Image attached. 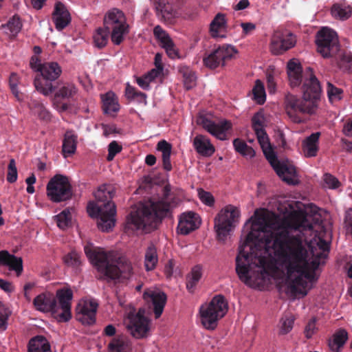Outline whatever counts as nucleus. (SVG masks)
I'll list each match as a JSON object with an SVG mask.
<instances>
[{
    "label": "nucleus",
    "instance_id": "obj_51",
    "mask_svg": "<svg viewBox=\"0 0 352 352\" xmlns=\"http://www.w3.org/2000/svg\"><path fill=\"white\" fill-rule=\"evenodd\" d=\"M199 197L200 200L206 205L212 206L214 205V199L212 194L209 192L205 191L202 189L198 192Z\"/></svg>",
    "mask_w": 352,
    "mask_h": 352
},
{
    "label": "nucleus",
    "instance_id": "obj_19",
    "mask_svg": "<svg viewBox=\"0 0 352 352\" xmlns=\"http://www.w3.org/2000/svg\"><path fill=\"white\" fill-rule=\"evenodd\" d=\"M153 34L155 38L160 43L161 47L165 50L169 58L173 59L180 58L173 40L160 25H157L154 28Z\"/></svg>",
    "mask_w": 352,
    "mask_h": 352
},
{
    "label": "nucleus",
    "instance_id": "obj_49",
    "mask_svg": "<svg viewBox=\"0 0 352 352\" xmlns=\"http://www.w3.org/2000/svg\"><path fill=\"white\" fill-rule=\"evenodd\" d=\"M264 118L260 113H256L252 118V126L255 132L265 130L263 126Z\"/></svg>",
    "mask_w": 352,
    "mask_h": 352
},
{
    "label": "nucleus",
    "instance_id": "obj_2",
    "mask_svg": "<svg viewBox=\"0 0 352 352\" xmlns=\"http://www.w3.org/2000/svg\"><path fill=\"white\" fill-rule=\"evenodd\" d=\"M179 202L177 195L171 191L169 184L162 189V194L158 201H150L133 208L126 218V230H143L146 232L156 228L158 223L176 208Z\"/></svg>",
    "mask_w": 352,
    "mask_h": 352
},
{
    "label": "nucleus",
    "instance_id": "obj_50",
    "mask_svg": "<svg viewBox=\"0 0 352 352\" xmlns=\"http://www.w3.org/2000/svg\"><path fill=\"white\" fill-rule=\"evenodd\" d=\"M122 151V146L116 141H112L108 146V155L107 160L111 161L115 156Z\"/></svg>",
    "mask_w": 352,
    "mask_h": 352
},
{
    "label": "nucleus",
    "instance_id": "obj_4",
    "mask_svg": "<svg viewBox=\"0 0 352 352\" xmlns=\"http://www.w3.org/2000/svg\"><path fill=\"white\" fill-rule=\"evenodd\" d=\"M308 76L303 83L302 97L292 94L285 96V110L291 120L300 124L306 121V115H313L318 109V102L320 98L322 88L319 80L308 68Z\"/></svg>",
    "mask_w": 352,
    "mask_h": 352
},
{
    "label": "nucleus",
    "instance_id": "obj_29",
    "mask_svg": "<svg viewBox=\"0 0 352 352\" xmlns=\"http://www.w3.org/2000/svg\"><path fill=\"white\" fill-rule=\"evenodd\" d=\"M292 226L300 232L305 230H312L313 225L309 221L306 215L302 212H294L291 216Z\"/></svg>",
    "mask_w": 352,
    "mask_h": 352
},
{
    "label": "nucleus",
    "instance_id": "obj_63",
    "mask_svg": "<svg viewBox=\"0 0 352 352\" xmlns=\"http://www.w3.org/2000/svg\"><path fill=\"white\" fill-rule=\"evenodd\" d=\"M170 154H163L162 155L163 168L166 171H170L172 169V164L170 162Z\"/></svg>",
    "mask_w": 352,
    "mask_h": 352
},
{
    "label": "nucleus",
    "instance_id": "obj_20",
    "mask_svg": "<svg viewBox=\"0 0 352 352\" xmlns=\"http://www.w3.org/2000/svg\"><path fill=\"white\" fill-rule=\"evenodd\" d=\"M201 224L199 215L192 211L184 212L181 214L178 226V232L186 235L197 229Z\"/></svg>",
    "mask_w": 352,
    "mask_h": 352
},
{
    "label": "nucleus",
    "instance_id": "obj_42",
    "mask_svg": "<svg viewBox=\"0 0 352 352\" xmlns=\"http://www.w3.org/2000/svg\"><path fill=\"white\" fill-rule=\"evenodd\" d=\"M6 27L10 30L12 36H16L23 27L21 18L17 14H14L8 20L6 24L2 25V28Z\"/></svg>",
    "mask_w": 352,
    "mask_h": 352
},
{
    "label": "nucleus",
    "instance_id": "obj_26",
    "mask_svg": "<svg viewBox=\"0 0 352 352\" xmlns=\"http://www.w3.org/2000/svg\"><path fill=\"white\" fill-rule=\"evenodd\" d=\"M320 136V132L313 133L303 141L302 149L306 157H311L317 155Z\"/></svg>",
    "mask_w": 352,
    "mask_h": 352
},
{
    "label": "nucleus",
    "instance_id": "obj_61",
    "mask_svg": "<svg viewBox=\"0 0 352 352\" xmlns=\"http://www.w3.org/2000/svg\"><path fill=\"white\" fill-rule=\"evenodd\" d=\"M151 80L149 77L144 75V76L139 77L136 79L137 84L143 89L148 90L150 87V82Z\"/></svg>",
    "mask_w": 352,
    "mask_h": 352
},
{
    "label": "nucleus",
    "instance_id": "obj_9",
    "mask_svg": "<svg viewBox=\"0 0 352 352\" xmlns=\"http://www.w3.org/2000/svg\"><path fill=\"white\" fill-rule=\"evenodd\" d=\"M37 71L41 75L34 78L36 89L45 96L54 93L57 88L55 80L62 73L60 65L56 62H47L38 64Z\"/></svg>",
    "mask_w": 352,
    "mask_h": 352
},
{
    "label": "nucleus",
    "instance_id": "obj_5",
    "mask_svg": "<svg viewBox=\"0 0 352 352\" xmlns=\"http://www.w3.org/2000/svg\"><path fill=\"white\" fill-rule=\"evenodd\" d=\"M115 195V186L104 184L94 192L96 201L87 205V212L90 217L98 219V227L102 232H109L115 226L116 206L112 201Z\"/></svg>",
    "mask_w": 352,
    "mask_h": 352
},
{
    "label": "nucleus",
    "instance_id": "obj_16",
    "mask_svg": "<svg viewBox=\"0 0 352 352\" xmlns=\"http://www.w3.org/2000/svg\"><path fill=\"white\" fill-rule=\"evenodd\" d=\"M197 122L206 131L220 140H227L226 132L232 128L230 121L225 120L217 124L206 116H199L197 118Z\"/></svg>",
    "mask_w": 352,
    "mask_h": 352
},
{
    "label": "nucleus",
    "instance_id": "obj_38",
    "mask_svg": "<svg viewBox=\"0 0 352 352\" xmlns=\"http://www.w3.org/2000/svg\"><path fill=\"white\" fill-rule=\"evenodd\" d=\"M336 58L339 67L344 71L351 72L352 71V53L351 52H338Z\"/></svg>",
    "mask_w": 352,
    "mask_h": 352
},
{
    "label": "nucleus",
    "instance_id": "obj_22",
    "mask_svg": "<svg viewBox=\"0 0 352 352\" xmlns=\"http://www.w3.org/2000/svg\"><path fill=\"white\" fill-rule=\"evenodd\" d=\"M52 20L56 28L58 31L65 28L71 21L69 12L65 5L60 1L56 2L55 4Z\"/></svg>",
    "mask_w": 352,
    "mask_h": 352
},
{
    "label": "nucleus",
    "instance_id": "obj_36",
    "mask_svg": "<svg viewBox=\"0 0 352 352\" xmlns=\"http://www.w3.org/2000/svg\"><path fill=\"white\" fill-rule=\"evenodd\" d=\"M78 89L72 83H65L60 87L54 94L56 99L69 100L73 98L77 94Z\"/></svg>",
    "mask_w": 352,
    "mask_h": 352
},
{
    "label": "nucleus",
    "instance_id": "obj_60",
    "mask_svg": "<svg viewBox=\"0 0 352 352\" xmlns=\"http://www.w3.org/2000/svg\"><path fill=\"white\" fill-rule=\"evenodd\" d=\"M233 146H234L236 151L239 153L240 154H241L243 152H244L245 149L247 148V146H248L245 142L239 138H236V139L234 140Z\"/></svg>",
    "mask_w": 352,
    "mask_h": 352
},
{
    "label": "nucleus",
    "instance_id": "obj_44",
    "mask_svg": "<svg viewBox=\"0 0 352 352\" xmlns=\"http://www.w3.org/2000/svg\"><path fill=\"white\" fill-rule=\"evenodd\" d=\"M63 261L65 265L72 268H77L81 263L80 255L76 251H71L65 254L63 258Z\"/></svg>",
    "mask_w": 352,
    "mask_h": 352
},
{
    "label": "nucleus",
    "instance_id": "obj_62",
    "mask_svg": "<svg viewBox=\"0 0 352 352\" xmlns=\"http://www.w3.org/2000/svg\"><path fill=\"white\" fill-rule=\"evenodd\" d=\"M342 133L346 137H352V118L348 119L344 124Z\"/></svg>",
    "mask_w": 352,
    "mask_h": 352
},
{
    "label": "nucleus",
    "instance_id": "obj_58",
    "mask_svg": "<svg viewBox=\"0 0 352 352\" xmlns=\"http://www.w3.org/2000/svg\"><path fill=\"white\" fill-rule=\"evenodd\" d=\"M188 275L190 276L195 281L199 282L202 276L201 266L199 265H195L192 268L190 273Z\"/></svg>",
    "mask_w": 352,
    "mask_h": 352
},
{
    "label": "nucleus",
    "instance_id": "obj_3",
    "mask_svg": "<svg viewBox=\"0 0 352 352\" xmlns=\"http://www.w3.org/2000/svg\"><path fill=\"white\" fill-rule=\"evenodd\" d=\"M85 253L91 263L97 270L98 279L107 282L124 283L133 274L131 263L125 258H114L113 252L87 244Z\"/></svg>",
    "mask_w": 352,
    "mask_h": 352
},
{
    "label": "nucleus",
    "instance_id": "obj_39",
    "mask_svg": "<svg viewBox=\"0 0 352 352\" xmlns=\"http://www.w3.org/2000/svg\"><path fill=\"white\" fill-rule=\"evenodd\" d=\"M226 25V16L223 14L218 13L210 25V32L212 37H218L219 31Z\"/></svg>",
    "mask_w": 352,
    "mask_h": 352
},
{
    "label": "nucleus",
    "instance_id": "obj_45",
    "mask_svg": "<svg viewBox=\"0 0 352 352\" xmlns=\"http://www.w3.org/2000/svg\"><path fill=\"white\" fill-rule=\"evenodd\" d=\"M327 92L330 102L340 100L342 98L343 91L342 89L336 87L331 82L327 83Z\"/></svg>",
    "mask_w": 352,
    "mask_h": 352
},
{
    "label": "nucleus",
    "instance_id": "obj_47",
    "mask_svg": "<svg viewBox=\"0 0 352 352\" xmlns=\"http://www.w3.org/2000/svg\"><path fill=\"white\" fill-rule=\"evenodd\" d=\"M294 318L292 316H285L280 320V333L285 335L288 333L293 328Z\"/></svg>",
    "mask_w": 352,
    "mask_h": 352
},
{
    "label": "nucleus",
    "instance_id": "obj_14",
    "mask_svg": "<svg viewBox=\"0 0 352 352\" xmlns=\"http://www.w3.org/2000/svg\"><path fill=\"white\" fill-rule=\"evenodd\" d=\"M237 53L236 49L231 45H222L204 58V64L210 69L224 66L226 60L231 59Z\"/></svg>",
    "mask_w": 352,
    "mask_h": 352
},
{
    "label": "nucleus",
    "instance_id": "obj_64",
    "mask_svg": "<svg viewBox=\"0 0 352 352\" xmlns=\"http://www.w3.org/2000/svg\"><path fill=\"white\" fill-rule=\"evenodd\" d=\"M102 129H103V135L105 137H108L111 134L118 133L117 128H116V125H114V124H111V125L103 124Z\"/></svg>",
    "mask_w": 352,
    "mask_h": 352
},
{
    "label": "nucleus",
    "instance_id": "obj_53",
    "mask_svg": "<svg viewBox=\"0 0 352 352\" xmlns=\"http://www.w3.org/2000/svg\"><path fill=\"white\" fill-rule=\"evenodd\" d=\"M323 179L325 184L329 188L336 189L340 185V182L338 180V179L329 173L324 174L323 176Z\"/></svg>",
    "mask_w": 352,
    "mask_h": 352
},
{
    "label": "nucleus",
    "instance_id": "obj_7",
    "mask_svg": "<svg viewBox=\"0 0 352 352\" xmlns=\"http://www.w3.org/2000/svg\"><path fill=\"white\" fill-rule=\"evenodd\" d=\"M56 297L50 293H42L34 299V306L39 311L51 312L58 322L69 321L72 318V291L65 288L58 289Z\"/></svg>",
    "mask_w": 352,
    "mask_h": 352
},
{
    "label": "nucleus",
    "instance_id": "obj_11",
    "mask_svg": "<svg viewBox=\"0 0 352 352\" xmlns=\"http://www.w3.org/2000/svg\"><path fill=\"white\" fill-rule=\"evenodd\" d=\"M239 209L233 206L228 205L222 208L214 218V230L217 239L224 241L239 221Z\"/></svg>",
    "mask_w": 352,
    "mask_h": 352
},
{
    "label": "nucleus",
    "instance_id": "obj_54",
    "mask_svg": "<svg viewBox=\"0 0 352 352\" xmlns=\"http://www.w3.org/2000/svg\"><path fill=\"white\" fill-rule=\"evenodd\" d=\"M316 318H311L307 324L305 328V336L307 339H310L316 333Z\"/></svg>",
    "mask_w": 352,
    "mask_h": 352
},
{
    "label": "nucleus",
    "instance_id": "obj_1",
    "mask_svg": "<svg viewBox=\"0 0 352 352\" xmlns=\"http://www.w3.org/2000/svg\"><path fill=\"white\" fill-rule=\"evenodd\" d=\"M262 248L274 250L289 278L296 273L311 282L317 280L315 271L320 261H311L314 253L307 239L300 234H291L286 228H273L263 218L253 221L236 257V272L245 284L250 285L253 279L263 282L270 274L266 257L258 252Z\"/></svg>",
    "mask_w": 352,
    "mask_h": 352
},
{
    "label": "nucleus",
    "instance_id": "obj_18",
    "mask_svg": "<svg viewBox=\"0 0 352 352\" xmlns=\"http://www.w3.org/2000/svg\"><path fill=\"white\" fill-rule=\"evenodd\" d=\"M98 304L95 300L86 302L76 309V319L83 324L91 325L96 322V314Z\"/></svg>",
    "mask_w": 352,
    "mask_h": 352
},
{
    "label": "nucleus",
    "instance_id": "obj_40",
    "mask_svg": "<svg viewBox=\"0 0 352 352\" xmlns=\"http://www.w3.org/2000/svg\"><path fill=\"white\" fill-rule=\"evenodd\" d=\"M253 99L259 104H263L266 100V94L264 85L260 80L255 81L252 89Z\"/></svg>",
    "mask_w": 352,
    "mask_h": 352
},
{
    "label": "nucleus",
    "instance_id": "obj_28",
    "mask_svg": "<svg viewBox=\"0 0 352 352\" xmlns=\"http://www.w3.org/2000/svg\"><path fill=\"white\" fill-rule=\"evenodd\" d=\"M28 352H52L50 344L43 336H37L30 339L28 346Z\"/></svg>",
    "mask_w": 352,
    "mask_h": 352
},
{
    "label": "nucleus",
    "instance_id": "obj_55",
    "mask_svg": "<svg viewBox=\"0 0 352 352\" xmlns=\"http://www.w3.org/2000/svg\"><path fill=\"white\" fill-rule=\"evenodd\" d=\"M8 316L9 310L3 304L0 302V327L6 326Z\"/></svg>",
    "mask_w": 352,
    "mask_h": 352
},
{
    "label": "nucleus",
    "instance_id": "obj_31",
    "mask_svg": "<svg viewBox=\"0 0 352 352\" xmlns=\"http://www.w3.org/2000/svg\"><path fill=\"white\" fill-rule=\"evenodd\" d=\"M102 109L104 113H116L120 109L117 98L113 92H107L102 95Z\"/></svg>",
    "mask_w": 352,
    "mask_h": 352
},
{
    "label": "nucleus",
    "instance_id": "obj_34",
    "mask_svg": "<svg viewBox=\"0 0 352 352\" xmlns=\"http://www.w3.org/2000/svg\"><path fill=\"white\" fill-rule=\"evenodd\" d=\"M178 70L182 75L186 89L188 90L192 89L196 84V75L195 72L186 65L179 66Z\"/></svg>",
    "mask_w": 352,
    "mask_h": 352
},
{
    "label": "nucleus",
    "instance_id": "obj_6",
    "mask_svg": "<svg viewBox=\"0 0 352 352\" xmlns=\"http://www.w3.org/2000/svg\"><path fill=\"white\" fill-rule=\"evenodd\" d=\"M103 25L104 27L98 28L94 34V44L98 48L107 45L110 33L112 43L118 45L129 31L124 13L117 8L111 9L106 13Z\"/></svg>",
    "mask_w": 352,
    "mask_h": 352
},
{
    "label": "nucleus",
    "instance_id": "obj_57",
    "mask_svg": "<svg viewBox=\"0 0 352 352\" xmlns=\"http://www.w3.org/2000/svg\"><path fill=\"white\" fill-rule=\"evenodd\" d=\"M157 150L162 152V155L171 153L172 146L171 144L166 140H161L157 143Z\"/></svg>",
    "mask_w": 352,
    "mask_h": 352
},
{
    "label": "nucleus",
    "instance_id": "obj_8",
    "mask_svg": "<svg viewBox=\"0 0 352 352\" xmlns=\"http://www.w3.org/2000/svg\"><path fill=\"white\" fill-rule=\"evenodd\" d=\"M263 153L276 174L289 185L298 184L296 168L291 164L281 162L274 153L265 130L255 132Z\"/></svg>",
    "mask_w": 352,
    "mask_h": 352
},
{
    "label": "nucleus",
    "instance_id": "obj_46",
    "mask_svg": "<svg viewBox=\"0 0 352 352\" xmlns=\"http://www.w3.org/2000/svg\"><path fill=\"white\" fill-rule=\"evenodd\" d=\"M317 245L322 252L317 254L314 259H318L320 261L321 258H326L330 250V243L319 236Z\"/></svg>",
    "mask_w": 352,
    "mask_h": 352
},
{
    "label": "nucleus",
    "instance_id": "obj_56",
    "mask_svg": "<svg viewBox=\"0 0 352 352\" xmlns=\"http://www.w3.org/2000/svg\"><path fill=\"white\" fill-rule=\"evenodd\" d=\"M267 87L270 94H274L276 91V84L274 80V74L272 72L267 73Z\"/></svg>",
    "mask_w": 352,
    "mask_h": 352
},
{
    "label": "nucleus",
    "instance_id": "obj_48",
    "mask_svg": "<svg viewBox=\"0 0 352 352\" xmlns=\"http://www.w3.org/2000/svg\"><path fill=\"white\" fill-rule=\"evenodd\" d=\"M17 175L15 160L11 159L8 166L7 181L10 184L14 183L17 179Z\"/></svg>",
    "mask_w": 352,
    "mask_h": 352
},
{
    "label": "nucleus",
    "instance_id": "obj_21",
    "mask_svg": "<svg viewBox=\"0 0 352 352\" xmlns=\"http://www.w3.org/2000/svg\"><path fill=\"white\" fill-rule=\"evenodd\" d=\"M156 14L165 21H171L173 19L182 16L181 12L172 4L165 0H151Z\"/></svg>",
    "mask_w": 352,
    "mask_h": 352
},
{
    "label": "nucleus",
    "instance_id": "obj_41",
    "mask_svg": "<svg viewBox=\"0 0 352 352\" xmlns=\"http://www.w3.org/2000/svg\"><path fill=\"white\" fill-rule=\"evenodd\" d=\"M125 96L129 100H136L140 103L146 104V94L129 85L126 87Z\"/></svg>",
    "mask_w": 352,
    "mask_h": 352
},
{
    "label": "nucleus",
    "instance_id": "obj_15",
    "mask_svg": "<svg viewBox=\"0 0 352 352\" xmlns=\"http://www.w3.org/2000/svg\"><path fill=\"white\" fill-rule=\"evenodd\" d=\"M128 318L127 328L131 334L138 339L146 337L149 330V320L144 316V310L140 309L135 314L130 313Z\"/></svg>",
    "mask_w": 352,
    "mask_h": 352
},
{
    "label": "nucleus",
    "instance_id": "obj_59",
    "mask_svg": "<svg viewBox=\"0 0 352 352\" xmlns=\"http://www.w3.org/2000/svg\"><path fill=\"white\" fill-rule=\"evenodd\" d=\"M36 108L37 109L38 116L41 119L50 120V114L42 104H36Z\"/></svg>",
    "mask_w": 352,
    "mask_h": 352
},
{
    "label": "nucleus",
    "instance_id": "obj_30",
    "mask_svg": "<svg viewBox=\"0 0 352 352\" xmlns=\"http://www.w3.org/2000/svg\"><path fill=\"white\" fill-rule=\"evenodd\" d=\"M108 349L110 352H131V345L125 336H119L109 343Z\"/></svg>",
    "mask_w": 352,
    "mask_h": 352
},
{
    "label": "nucleus",
    "instance_id": "obj_12",
    "mask_svg": "<svg viewBox=\"0 0 352 352\" xmlns=\"http://www.w3.org/2000/svg\"><path fill=\"white\" fill-rule=\"evenodd\" d=\"M46 190L48 198L55 203L67 201L73 195L72 187L69 178L59 174L50 179Z\"/></svg>",
    "mask_w": 352,
    "mask_h": 352
},
{
    "label": "nucleus",
    "instance_id": "obj_17",
    "mask_svg": "<svg viewBox=\"0 0 352 352\" xmlns=\"http://www.w3.org/2000/svg\"><path fill=\"white\" fill-rule=\"evenodd\" d=\"M296 43V37L292 33L276 31L272 37L270 50L274 55L282 54L294 47Z\"/></svg>",
    "mask_w": 352,
    "mask_h": 352
},
{
    "label": "nucleus",
    "instance_id": "obj_23",
    "mask_svg": "<svg viewBox=\"0 0 352 352\" xmlns=\"http://www.w3.org/2000/svg\"><path fill=\"white\" fill-rule=\"evenodd\" d=\"M192 144L196 152L203 157H210L215 152V148L209 138L204 135H196Z\"/></svg>",
    "mask_w": 352,
    "mask_h": 352
},
{
    "label": "nucleus",
    "instance_id": "obj_25",
    "mask_svg": "<svg viewBox=\"0 0 352 352\" xmlns=\"http://www.w3.org/2000/svg\"><path fill=\"white\" fill-rule=\"evenodd\" d=\"M348 340V333L344 329H338L329 340L328 345L333 352H341Z\"/></svg>",
    "mask_w": 352,
    "mask_h": 352
},
{
    "label": "nucleus",
    "instance_id": "obj_10",
    "mask_svg": "<svg viewBox=\"0 0 352 352\" xmlns=\"http://www.w3.org/2000/svg\"><path fill=\"white\" fill-rule=\"evenodd\" d=\"M228 303L223 296H215L209 303L202 305L199 308L201 322L208 330H214L218 321L228 311Z\"/></svg>",
    "mask_w": 352,
    "mask_h": 352
},
{
    "label": "nucleus",
    "instance_id": "obj_33",
    "mask_svg": "<svg viewBox=\"0 0 352 352\" xmlns=\"http://www.w3.org/2000/svg\"><path fill=\"white\" fill-rule=\"evenodd\" d=\"M77 135L73 131H67L64 135L63 142V152L64 154H74L76 150Z\"/></svg>",
    "mask_w": 352,
    "mask_h": 352
},
{
    "label": "nucleus",
    "instance_id": "obj_32",
    "mask_svg": "<svg viewBox=\"0 0 352 352\" xmlns=\"http://www.w3.org/2000/svg\"><path fill=\"white\" fill-rule=\"evenodd\" d=\"M151 298L153 305V312L156 318L161 316L167 300V296L163 292H153Z\"/></svg>",
    "mask_w": 352,
    "mask_h": 352
},
{
    "label": "nucleus",
    "instance_id": "obj_13",
    "mask_svg": "<svg viewBox=\"0 0 352 352\" xmlns=\"http://www.w3.org/2000/svg\"><path fill=\"white\" fill-rule=\"evenodd\" d=\"M316 43L318 52L324 58H333L340 52L338 35L330 28H322L317 32Z\"/></svg>",
    "mask_w": 352,
    "mask_h": 352
},
{
    "label": "nucleus",
    "instance_id": "obj_43",
    "mask_svg": "<svg viewBox=\"0 0 352 352\" xmlns=\"http://www.w3.org/2000/svg\"><path fill=\"white\" fill-rule=\"evenodd\" d=\"M292 276L289 278L287 276L288 287L293 293L298 292V287H301L305 289L307 286V282L305 280L304 275L298 274L294 278H292Z\"/></svg>",
    "mask_w": 352,
    "mask_h": 352
},
{
    "label": "nucleus",
    "instance_id": "obj_24",
    "mask_svg": "<svg viewBox=\"0 0 352 352\" xmlns=\"http://www.w3.org/2000/svg\"><path fill=\"white\" fill-rule=\"evenodd\" d=\"M0 264L8 266L9 269L15 271L17 275L21 274L23 271L22 258L10 254L7 250L0 251Z\"/></svg>",
    "mask_w": 352,
    "mask_h": 352
},
{
    "label": "nucleus",
    "instance_id": "obj_52",
    "mask_svg": "<svg viewBox=\"0 0 352 352\" xmlns=\"http://www.w3.org/2000/svg\"><path fill=\"white\" fill-rule=\"evenodd\" d=\"M71 221L69 213H66L65 211H63L60 214L58 215L57 225L61 229H65L68 227Z\"/></svg>",
    "mask_w": 352,
    "mask_h": 352
},
{
    "label": "nucleus",
    "instance_id": "obj_35",
    "mask_svg": "<svg viewBox=\"0 0 352 352\" xmlns=\"http://www.w3.org/2000/svg\"><path fill=\"white\" fill-rule=\"evenodd\" d=\"M157 249L153 245H149L145 252L144 266L146 271L154 270L157 264Z\"/></svg>",
    "mask_w": 352,
    "mask_h": 352
},
{
    "label": "nucleus",
    "instance_id": "obj_37",
    "mask_svg": "<svg viewBox=\"0 0 352 352\" xmlns=\"http://www.w3.org/2000/svg\"><path fill=\"white\" fill-rule=\"evenodd\" d=\"M331 12L334 18L344 21L351 16L352 9L349 6L335 3L332 6Z\"/></svg>",
    "mask_w": 352,
    "mask_h": 352
},
{
    "label": "nucleus",
    "instance_id": "obj_27",
    "mask_svg": "<svg viewBox=\"0 0 352 352\" xmlns=\"http://www.w3.org/2000/svg\"><path fill=\"white\" fill-rule=\"evenodd\" d=\"M287 72L290 85L292 87H298L302 82V67L300 63L291 60L288 62Z\"/></svg>",
    "mask_w": 352,
    "mask_h": 352
}]
</instances>
